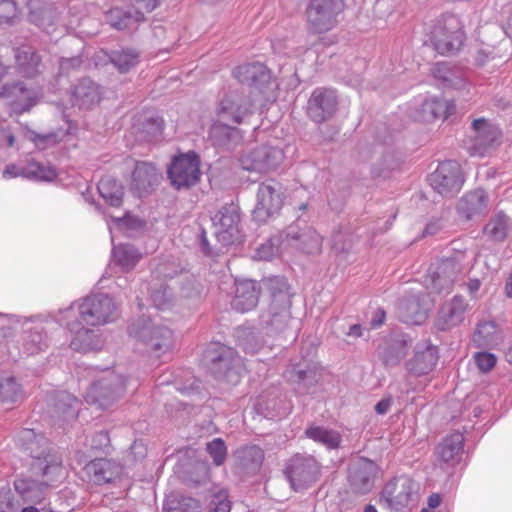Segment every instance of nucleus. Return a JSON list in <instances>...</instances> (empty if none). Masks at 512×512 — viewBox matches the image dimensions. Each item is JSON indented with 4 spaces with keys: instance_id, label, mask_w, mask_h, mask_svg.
<instances>
[{
    "instance_id": "nucleus-1",
    "label": "nucleus",
    "mask_w": 512,
    "mask_h": 512,
    "mask_svg": "<svg viewBox=\"0 0 512 512\" xmlns=\"http://www.w3.org/2000/svg\"><path fill=\"white\" fill-rule=\"evenodd\" d=\"M21 448L32 458L30 471L40 482L21 478L14 482L15 490L25 501L40 503L44 491L63 475L62 458L56 448L41 433L34 429H23L18 435Z\"/></svg>"
},
{
    "instance_id": "nucleus-2",
    "label": "nucleus",
    "mask_w": 512,
    "mask_h": 512,
    "mask_svg": "<svg viewBox=\"0 0 512 512\" xmlns=\"http://www.w3.org/2000/svg\"><path fill=\"white\" fill-rule=\"evenodd\" d=\"M269 304L260 317L261 324L268 333L284 332L291 321L292 292L284 277L275 276L266 282Z\"/></svg>"
},
{
    "instance_id": "nucleus-3",
    "label": "nucleus",
    "mask_w": 512,
    "mask_h": 512,
    "mask_svg": "<svg viewBox=\"0 0 512 512\" xmlns=\"http://www.w3.org/2000/svg\"><path fill=\"white\" fill-rule=\"evenodd\" d=\"M214 236L219 245L211 246L206 232L202 230L200 234L199 245L201 251L210 257H216L223 253V249L241 240V231L239 228L240 215L233 206H225L213 218Z\"/></svg>"
},
{
    "instance_id": "nucleus-4",
    "label": "nucleus",
    "mask_w": 512,
    "mask_h": 512,
    "mask_svg": "<svg viewBox=\"0 0 512 512\" xmlns=\"http://www.w3.org/2000/svg\"><path fill=\"white\" fill-rule=\"evenodd\" d=\"M128 333L140 341L145 346L146 352L155 358H161L170 352L174 345L172 330L145 316L129 324Z\"/></svg>"
},
{
    "instance_id": "nucleus-5",
    "label": "nucleus",
    "mask_w": 512,
    "mask_h": 512,
    "mask_svg": "<svg viewBox=\"0 0 512 512\" xmlns=\"http://www.w3.org/2000/svg\"><path fill=\"white\" fill-rule=\"evenodd\" d=\"M466 33L461 19L455 14H443L430 31V42L441 55H455L464 46Z\"/></svg>"
},
{
    "instance_id": "nucleus-6",
    "label": "nucleus",
    "mask_w": 512,
    "mask_h": 512,
    "mask_svg": "<svg viewBox=\"0 0 512 512\" xmlns=\"http://www.w3.org/2000/svg\"><path fill=\"white\" fill-rule=\"evenodd\" d=\"M204 361L210 373L220 380L236 384L243 368L241 357L229 346L214 343L207 348Z\"/></svg>"
},
{
    "instance_id": "nucleus-7",
    "label": "nucleus",
    "mask_w": 512,
    "mask_h": 512,
    "mask_svg": "<svg viewBox=\"0 0 512 512\" xmlns=\"http://www.w3.org/2000/svg\"><path fill=\"white\" fill-rule=\"evenodd\" d=\"M256 94L252 91L231 90L227 92L219 101L216 115L221 122L231 124H241L255 110Z\"/></svg>"
},
{
    "instance_id": "nucleus-8",
    "label": "nucleus",
    "mask_w": 512,
    "mask_h": 512,
    "mask_svg": "<svg viewBox=\"0 0 512 512\" xmlns=\"http://www.w3.org/2000/svg\"><path fill=\"white\" fill-rule=\"evenodd\" d=\"M125 391V378L118 374L108 373L89 387L85 399L90 404L107 409L117 402Z\"/></svg>"
},
{
    "instance_id": "nucleus-9",
    "label": "nucleus",
    "mask_w": 512,
    "mask_h": 512,
    "mask_svg": "<svg viewBox=\"0 0 512 512\" xmlns=\"http://www.w3.org/2000/svg\"><path fill=\"white\" fill-rule=\"evenodd\" d=\"M285 474L296 491L315 483L320 474V464L307 454L296 453L286 463Z\"/></svg>"
},
{
    "instance_id": "nucleus-10",
    "label": "nucleus",
    "mask_w": 512,
    "mask_h": 512,
    "mask_svg": "<svg viewBox=\"0 0 512 512\" xmlns=\"http://www.w3.org/2000/svg\"><path fill=\"white\" fill-rule=\"evenodd\" d=\"M343 10V0H311L306 10L310 29L315 33L331 30Z\"/></svg>"
},
{
    "instance_id": "nucleus-11",
    "label": "nucleus",
    "mask_w": 512,
    "mask_h": 512,
    "mask_svg": "<svg viewBox=\"0 0 512 512\" xmlns=\"http://www.w3.org/2000/svg\"><path fill=\"white\" fill-rule=\"evenodd\" d=\"M419 484L408 476H400L389 481L380 495V502L393 511H401L414 500Z\"/></svg>"
},
{
    "instance_id": "nucleus-12",
    "label": "nucleus",
    "mask_w": 512,
    "mask_h": 512,
    "mask_svg": "<svg viewBox=\"0 0 512 512\" xmlns=\"http://www.w3.org/2000/svg\"><path fill=\"white\" fill-rule=\"evenodd\" d=\"M80 319L87 325H104L116 317V306L107 294H95L84 298L79 305Z\"/></svg>"
},
{
    "instance_id": "nucleus-13",
    "label": "nucleus",
    "mask_w": 512,
    "mask_h": 512,
    "mask_svg": "<svg viewBox=\"0 0 512 512\" xmlns=\"http://www.w3.org/2000/svg\"><path fill=\"white\" fill-rule=\"evenodd\" d=\"M200 162L194 152L177 156L167 170L168 178L176 189H188L200 179Z\"/></svg>"
},
{
    "instance_id": "nucleus-14",
    "label": "nucleus",
    "mask_w": 512,
    "mask_h": 512,
    "mask_svg": "<svg viewBox=\"0 0 512 512\" xmlns=\"http://www.w3.org/2000/svg\"><path fill=\"white\" fill-rule=\"evenodd\" d=\"M429 182L431 187L442 196L453 197L464 183L460 164L454 160L441 162L429 176Z\"/></svg>"
},
{
    "instance_id": "nucleus-15",
    "label": "nucleus",
    "mask_w": 512,
    "mask_h": 512,
    "mask_svg": "<svg viewBox=\"0 0 512 512\" xmlns=\"http://www.w3.org/2000/svg\"><path fill=\"white\" fill-rule=\"evenodd\" d=\"M377 472L378 467L374 461L361 456L351 458L347 468L351 491L360 495L369 493L374 487Z\"/></svg>"
},
{
    "instance_id": "nucleus-16",
    "label": "nucleus",
    "mask_w": 512,
    "mask_h": 512,
    "mask_svg": "<svg viewBox=\"0 0 512 512\" xmlns=\"http://www.w3.org/2000/svg\"><path fill=\"white\" fill-rule=\"evenodd\" d=\"M283 159L281 148L266 144L244 153L239 162L244 170L266 173L275 170Z\"/></svg>"
},
{
    "instance_id": "nucleus-17",
    "label": "nucleus",
    "mask_w": 512,
    "mask_h": 512,
    "mask_svg": "<svg viewBox=\"0 0 512 512\" xmlns=\"http://www.w3.org/2000/svg\"><path fill=\"white\" fill-rule=\"evenodd\" d=\"M339 98L335 89L318 87L311 93L306 113L317 124L330 120L338 110Z\"/></svg>"
},
{
    "instance_id": "nucleus-18",
    "label": "nucleus",
    "mask_w": 512,
    "mask_h": 512,
    "mask_svg": "<svg viewBox=\"0 0 512 512\" xmlns=\"http://www.w3.org/2000/svg\"><path fill=\"white\" fill-rule=\"evenodd\" d=\"M283 205L280 185L274 181L261 183L257 190V203L252 211L253 220L266 223L278 214Z\"/></svg>"
},
{
    "instance_id": "nucleus-19",
    "label": "nucleus",
    "mask_w": 512,
    "mask_h": 512,
    "mask_svg": "<svg viewBox=\"0 0 512 512\" xmlns=\"http://www.w3.org/2000/svg\"><path fill=\"white\" fill-rule=\"evenodd\" d=\"M460 273V265L454 259H445L429 268L428 288L433 292L441 294L448 293L453 286L455 279Z\"/></svg>"
},
{
    "instance_id": "nucleus-20",
    "label": "nucleus",
    "mask_w": 512,
    "mask_h": 512,
    "mask_svg": "<svg viewBox=\"0 0 512 512\" xmlns=\"http://www.w3.org/2000/svg\"><path fill=\"white\" fill-rule=\"evenodd\" d=\"M285 240L292 247L307 254H318L322 249V237L312 227L300 229L290 225L285 231Z\"/></svg>"
},
{
    "instance_id": "nucleus-21",
    "label": "nucleus",
    "mask_w": 512,
    "mask_h": 512,
    "mask_svg": "<svg viewBox=\"0 0 512 512\" xmlns=\"http://www.w3.org/2000/svg\"><path fill=\"white\" fill-rule=\"evenodd\" d=\"M432 300L428 294H420L403 299L398 306L399 315L407 324H422L428 317Z\"/></svg>"
},
{
    "instance_id": "nucleus-22",
    "label": "nucleus",
    "mask_w": 512,
    "mask_h": 512,
    "mask_svg": "<svg viewBox=\"0 0 512 512\" xmlns=\"http://www.w3.org/2000/svg\"><path fill=\"white\" fill-rule=\"evenodd\" d=\"M410 343L404 334H391L378 347V355L386 367H395L407 355Z\"/></svg>"
},
{
    "instance_id": "nucleus-23",
    "label": "nucleus",
    "mask_w": 512,
    "mask_h": 512,
    "mask_svg": "<svg viewBox=\"0 0 512 512\" xmlns=\"http://www.w3.org/2000/svg\"><path fill=\"white\" fill-rule=\"evenodd\" d=\"M13 56L17 72L25 78H35L45 69L41 55L31 46L14 48Z\"/></svg>"
},
{
    "instance_id": "nucleus-24",
    "label": "nucleus",
    "mask_w": 512,
    "mask_h": 512,
    "mask_svg": "<svg viewBox=\"0 0 512 512\" xmlns=\"http://www.w3.org/2000/svg\"><path fill=\"white\" fill-rule=\"evenodd\" d=\"M472 129L474 131L473 144L470 147L472 155H484L501 136L500 130L484 118L475 119L472 122Z\"/></svg>"
},
{
    "instance_id": "nucleus-25",
    "label": "nucleus",
    "mask_w": 512,
    "mask_h": 512,
    "mask_svg": "<svg viewBox=\"0 0 512 512\" xmlns=\"http://www.w3.org/2000/svg\"><path fill=\"white\" fill-rule=\"evenodd\" d=\"M161 179L156 167L147 162H137L132 173L131 190L138 197L150 194Z\"/></svg>"
},
{
    "instance_id": "nucleus-26",
    "label": "nucleus",
    "mask_w": 512,
    "mask_h": 512,
    "mask_svg": "<svg viewBox=\"0 0 512 512\" xmlns=\"http://www.w3.org/2000/svg\"><path fill=\"white\" fill-rule=\"evenodd\" d=\"M468 303L462 296H454L453 299L442 305L438 312L435 326L440 331H448L459 325L464 320Z\"/></svg>"
},
{
    "instance_id": "nucleus-27",
    "label": "nucleus",
    "mask_w": 512,
    "mask_h": 512,
    "mask_svg": "<svg viewBox=\"0 0 512 512\" xmlns=\"http://www.w3.org/2000/svg\"><path fill=\"white\" fill-rule=\"evenodd\" d=\"M84 469L90 481L96 485L112 482L120 476L122 471L120 464L106 458L94 459Z\"/></svg>"
},
{
    "instance_id": "nucleus-28",
    "label": "nucleus",
    "mask_w": 512,
    "mask_h": 512,
    "mask_svg": "<svg viewBox=\"0 0 512 512\" xmlns=\"http://www.w3.org/2000/svg\"><path fill=\"white\" fill-rule=\"evenodd\" d=\"M0 97L10 99L21 112L35 105L36 94L23 81H14L0 85Z\"/></svg>"
},
{
    "instance_id": "nucleus-29",
    "label": "nucleus",
    "mask_w": 512,
    "mask_h": 512,
    "mask_svg": "<svg viewBox=\"0 0 512 512\" xmlns=\"http://www.w3.org/2000/svg\"><path fill=\"white\" fill-rule=\"evenodd\" d=\"M260 297V287L256 281L243 280L236 283L235 296L232 307L238 312L244 313L254 309Z\"/></svg>"
},
{
    "instance_id": "nucleus-30",
    "label": "nucleus",
    "mask_w": 512,
    "mask_h": 512,
    "mask_svg": "<svg viewBox=\"0 0 512 512\" xmlns=\"http://www.w3.org/2000/svg\"><path fill=\"white\" fill-rule=\"evenodd\" d=\"M234 77L242 84L260 88L270 81V72L260 62L246 63L233 70Z\"/></svg>"
},
{
    "instance_id": "nucleus-31",
    "label": "nucleus",
    "mask_w": 512,
    "mask_h": 512,
    "mask_svg": "<svg viewBox=\"0 0 512 512\" xmlns=\"http://www.w3.org/2000/svg\"><path fill=\"white\" fill-rule=\"evenodd\" d=\"M431 74L444 88L460 89L465 85V71L449 62H438L431 67Z\"/></svg>"
},
{
    "instance_id": "nucleus-32",
    "label": "nucleus",
    "mask_w": 512,
    "mask_h": 512,
    "mask_svg": "<svg viewBox=\"0 0 512 512\" xmlns=\"http://www.w3.org/2000/svg\"><path fill=\"white\" fill-rule=\"evenodd\" d=\"M438 361L437 349L434 346L418 347L412 359L406 363L407 370L415 375L422 376L430 373Z\"/></svg>"
},
{
    "instance_id": "nucleus-33",
    "label": "nucleus",
    "mask_w": 512,
    "mask_h": 512,
    "mask_svg": "<svg viewBox=\"0 0 512 512\" xmlns=\"http://www.w3.org/2000/svg\"><path fill=\"white\" fill-rule=\"evenodd\" d=\"M488 196L483 189H475L466 193L458 202V212L465 219L470 220L474 216L487 211Z\"/></svg>"
},
{
    "instance_id": "nucleus-34",
    "label": "nucleus",
    "mask_w": 512,
    "mask_h": 512,
    "mask_svg": "<svg viewBox=\"0 0 512 512\" xmlns=\"http://www.w3.org/2000/svg\"><path fill=\"white\" fill-rule=\"evenodd\" d=\"M12 177L22 176L32 180L52 181L56 178V170L51 166H45L39 162L31 161L25 166H8L4 175Z\"/></svg>"
},
{
    "instance_id": "nucleus-35",
    "label": "nucleus",
    "mask_w": 512,
    "mask_h": 512,
    "mask_svg": "<svg viewBox=\"0 0 512 512\" xmlns=\"http://www.w3.org/2000/svg\"><path fill=\"white\" fill-rule=\"evenodd\" d=\"M101 100L100 86L90 78H83L73 92V104L81 109H91Z\"/></svg>"
},
{
    "instance_id": "nucleus-36",
    "label": "nucleus",
    "mask_w": 512,
    "mask_h": 512,
    "mask_svg": "<svg viewBox=\"0 0 512 512\" xmlns=\"http://www.w3.org/2000/svg\"><path fill=\"white\" fill-rule=\"evenodd\" d=\"M464 436L460 432H454L443 439L436 447V455L442 462L454 466L457 464L463 452Z\"/></svg>"
},
{
    "instance_id": "nucleus-37",
    "label": "nucleus",
    "mask_w": 512,
    "mask_h": 512,
    "mask_svg": "<svg viewBox=\"0 0 512 512\" xmlns=\"http://www.w3.org/2000/svg\"><path fill=\"white\" fill-rule=\"evenodd\" d=\"M236 464L247 473L257 472L264 461V451L257 445L248 444L234 452Z\"/></svg>"
},
{
    "instance_id": "nucleus-38",
    "label": "nucleus",
    "mask_w": 512,
    "mask_h": 512,
    "mask_svg": "<svg viewBox=\"0 0 512 512\" xmlns=\"http://www.w3.org/2000/svg\"><path fill=\"white\" fill-rule=\"evenodd\" d=\"M231 123L221 122L219 119L213 123L209 130V139L213 145L229 147L236 145L242 139L241 130L231 126Z\"/></svg>"
},
{
    "instance_id": "nucleus-39",
    "label": "nucleus",
    "mask_w": 512,
    "mask_h": 512,
    "mask_svg": "<svg viewBox=\"0 0 512 512\" xmlns=\"http://www.w3.org/2000/svg\"><path fill=\"white\" fill-rule=\"evenodd\" d=\"M287 374L288 378L292 382L297 383L304 389H308L316 385L321 378V372L319 368L315 364L306 362L292 365L287 370Z\"/></svg>"
},
{
    "instance_id": "nucleus-40",
    "label": "nucleus",
    "mask_w": 512,
    "mask_h": 512,
    "mask_svg": "<svg viewBox=\"0 0 512 512\" xmlns=\"http://www.w3.org/2000/svg\"><path fill=\"white\" fill-rule=\"evenodd\" d=\"M106 21L111 27L117 30H124L145 21V16L138 8L133 11L113 8L106 13Z\"/></svg>"
},
{
    "instance_id": "nucleus-41",
    "label": "nucleus",
    "mask_w": 512,
    "mask_h": 512,
    "mask_svg": "<svg viewBox=\"0 0 512 512\" xmlns=\"http://www.w3.org/2000/svg\"><path fill=\"white\" fill-rule=\"evenodd\" d=\"M80 405L81 401L75 396L61 391L54 397L53 413L60 420L69 421L77 417Z\"/></svg>"
},
{
    "instance_id": "nucleus-42",
    "label": "nucleus",
    "mask_w": 512,
    "mask_h": 512,
    "mask_svg": "<svg viewBox=\"0 0 512 512\" xmlns=\"http://www.w3.org/2000/svg\"><path fill=\"white\" fill-rule=\"evenodd\" d=\"M98 192L103 200L113 207L121 206L124 196V188L121 183L112 178L105 176L98 183Z\"/></svg>"
},
{
    "instance_id": "nucleus-43",
    "label": "nucleus",
    "mask_w": 512,
    "mask_h": 512,
    "mask_svg": "<svg viewBox=\"0 0 512 512\" xmlns=\"http://www.w3.org/2000/svg\"><path fill=\"white\" fill-rule=\"evenodd\" d=\"M305 435L330 450L339 448L342 441L340 433L336 430L317 425H310L305 430Z\"/></svg>"
},
{
    "instance_id": "nucleus-44",
    "label": "nucleus",
    "mask_w": 512,
    "mask_h": 512,
    "mask_svg": "<svg viewBox=\"0 0 512 512\" xmlns=\"http://www.w3.org/2000/svg\"><path fill=\"white\" fill-rule=\"evenodd\" d=\"M57 18L56 8L52 5L34 9L29 13V21L47 34H52L56 31Z\"/></svg>"
},
{
    "instance_id": "nucleus-45",
    "label": "nucleus",
    "mask_w": 512,
    "mask_h": 512,
    "mask_svg": "<svg viewBox=\"0 0 512 512\" xmlns=\"http://www.w3.org/2000/svg\"><path fill=\"white\" fill-rule=\"evenodd\" d=\"M510 229V218L503 212H499L484 226L483 232L490 240L502 242L508 236Z\"/></svg>"
},
{
    "instance_id": "nucleus-46",
    "label": "nucleus",
    "mask_w": 512,
    "mask_h": 512,
    "mask_svg": "<svg viewBox=\"0 0 512 512\" xmlns=\"http://www.w3.org/2000/svg\"><path fill=\"white\" fill-rule=\"evenodd\" d=\"M112 255L115 263L125 272L132 270L141 258L138 249L130 244L114 246Z\"/></svg>"
},
{
    "instance_id": "nucleus-47",
    "label": "nucleus",
    "mask_w": 512,
    "mask_h": 512,
    "mask_svg": "<svg viewBox=\"0 0 512 512\" xmlns=\"http://www.w3.org/2000/svg\"><path fill=\"white\" fill-rule=\"evenodd\" d=\"M70 347L75 351L88 352L100 349L101 340L94 330L81 327L75 331Z\"/></svg>"
},
{
    "instance_id": "nucleus-48",
    "label": "nucleus",
    "mask_w": 512,
    "mask_h": 512,
    "mask_svg": "<svg viewBox=\"0 0 512 512\" xmlns=\"http://www.w3.org/2000/svg\"><path fill=\"white\" fill-rule=\"evenodd\" d=\"M22 385L7 373H0V402L13 404L22 398Z\"/></svg>"
},
{
    "instance_id": "nucleus-49",
    "label": "nucleus",
    "mask_w": 512,
    "mask_h": 512,
    "mask_svg": "<svg viewBox=\"0 0 512 512\" xmlns=\"http://www.w3.org/2000/svg\"><path fill=\"white\" fill-rule=\"evenodd\" d=\"M134 129L139 134V138L144 141H152L163 130V120L157 116H149L137 119Z\"/></svg>"
},
{
    "instance_id": "nucleus-50",
    "label": "nucleus",
    "mask_w": 512,
    "mask_h": 512,
    "mask_svg": "<svg viewBox=\"0 0 512 512\" xmlns=\"http://www.w3.org/2000/svg\"><path fill=\"white\" fill-rule=\"evenodd\" d=\"M357 242L356 236L348 228H339L334 231L331 238V248L338 254H348Z\"/></svg>"
},
{
    "instance_id": "nucleus-51",
    "label": "nucleus",
    "mask_w": 512,
    "mask_h": 512,
    "mask_svg": "<svg viewBox=\"0 0 512 512\" xmlns=\"http://www.w3.org/2000/svg\"><path fill=\"white\" fill-rule=\"evenodd\" d=\"M167 512H201L199 502L189 496L171 494L165 501Z\"/></svg>"
},
{
    "instance_id": "nucleus-52",
    "label": "nucleus",
    "mask_w": 512,
    "mask_h": 512,
    "mask_svg": "<svg viewBox=\"0 0 512 512\" xmlns=\"http://www.w3.org/2000/svg\"><path fill=\"white\" fill-rule=\"evenodd\" d=\"M111 63L121 72L126 73L139 62V53L133 49H121L112 51Z\"/></svg>"
},
{
    "instance_id": "nucleus-53",
    "label": "nucleus",
    "mask_w": 512,
    "mask_h": 512,
    "mask_svg": "<svg viewBox=\"0 0 512 512\" xmlns=\"http://www.w3.org/2000/svg\"><path fill=\"white\" fill-rule=\"evenodd\" d=\"M24 349L28 354H35L48 347L47 336L42 328H32L25 332Z\"/></svg>"
},
{
    "instance_id": "nucleus-54",
    "label": "nucleus",
    "mask_w": 512,
    "mask_h": 512,
    "mask_svg": "<svg viewBox=\"0 0 512 512\" xmlns=\"http://www.w3.org/2000/svg\"><path fill=\"white\" fill-rule=\"evenodd\" d=\"M497 327L494 322L487 321L479 324L473 334V342L478 347H488L496 343Z\"/></svg>"
},
{
    "instance_id": "nucleus-55",
    "label": "nucleus",
    "mask_w": 512,
    "mask_h": 512,
    "mask_svg": "<svg viewBox=\"0 0 512 512\" xmlns=\"http://www.w3.org/2000/svg\"><path fill=\"white\" fill-rule=\"evenodd\" d=\"M239 345L244 351L255 354L262 346V341L252 328H242L237 331Z\"/></svg>"
},
{
    "instance_id": "nucleus-56",
    "label": "nucleus",
    "mask_w": 512,
    "mask_h": 512,
    "mask_svg": "<svg viewBox=\"0 0 512 512\" xmlns=\"http://www.w3.org/2000/svg\"><path fill=\"white\" fill-rule=\"evenodd\" d=\"M150 297L152 303L158 309H167L173 304L174 301L171 288L164 283L151 288Z\"/></svg>"
},
{
    "instance_id": "nucleus-57",
    "label": "nucleus",
    "mask_w": 512,
    "mask_h": 512,
    "mask_svg": "<svg viewBox=\"0 0 512 512\" xmlns=\"http://www.w3.org/2000/svg\"><path fill=\"white\" fill-rule=\"evenodd\" d=\"M422 107L423 111L430 114L432 118L443 119H446L452 113L451 109L454 108V106L450 105L446 100L438 98L426 100Z\"/></svg>"
},
{
    "instance_id": "nucleus-58",
    "label": "nucleus",
    "mask_w": 512,
    "mask_h": 512,
    "mask_svg": "<svg viewBox=\"0 0 512 512\" xmlns=\"http://www.w3.org/2000/svg\"><path fill=\"white\" fill-rule=\"evenodd\" d=\"M206 451L216 466L222 465L227 458V447L221 438H214L206 444Z\"/></svg>"
},
{
    "instance_id": "nucleus-59",
    "label": "nucleus",
    "mask_w": 512,
    "mask_h": 512,
    "mask_svg": "<svg viewBox=\"0 0 512 512\" xmlns=\"http://www.w3.org/2000/svg\"><path fill=\"white\" fill-rule=\"evenodd\" d=\"M179 284L182 298L192 299L200 296V285L192 276L185 275Z\"/></svg>"
},
{
    "instance_id": "nucleus-60",
    "label": "nucleus",
    "mask_w": 512,
    "mask_h": 512,
    "mask_svg": "<svg viewBox=\"0 0 512 512\" xmlns=\"http://www.w3.org/2000/svg\"><path fill=\"white\" fill-rule=\"evenodd\" d=\"M18 8L14 0H0V23L13 24L17 17Z\"/></svg>"
},
{
    "instance_id": "nucleus-61",
    "label": "nucleus",
    "mask_w": 512,
    "mask_h": 512,
    "mask_svg": "<svg viewBox=\"0 0 512 512\" xmlns=\"http://www.w3.org/2000/svg\"><path fill=\"white\" fill-rule=\"evenodd\" d=\"M474 360L480 371L489 372L496 365V357L492 353L478 352L474 355Z\"/></svg>"
},
{
    "instance_id": "nucleus-62",
    "label": "nucleus",
    "mask_w": 512,
    "mask_h": 512,
    "mask_svg": "<svg viewBox=\"0 0 512 512\" xmlns=\"http://www.w3.org/2000/svg\"><path fill=\"white\" fill-rule=\"evenodd\" d=\"M208 508L210 512H230L231 505L227 496L219 493L212 497Z\"/></svg>"
},
{
    "instance_id": "nucleus-63",
    "label": "nucleus",
    "mask_w": 512,
    "mask_h": 512,
    "mask_svg": "<svg viewBox=\"0 0 512 512\" xmlns=\"http://www.w3.org/2000/svg\"><path fill=\"white\" fill-rule=\"evenodd\" d=\"M475 64L479 67H483L490 62H499L500 59L497 58L494 49L482 48L479 49L475 55Z\"/></svg>"
},
{
    "instance_id": "nucleus-64",
    "label": "nucleus",
    "mask_w": 512,
    "mask_h": 512,
    "mask_svg": "<svg viewBox=\"0 0 512 512\" xmlns=\"http://www.w3.org/2000/svg\"><path fill=\"white\" fill-rule=\"evenodd\" d=\"M90 446L95 450H105L110 446V437L107 431L101 430L93 434Z\"/></svg>"
}]
</instances>
